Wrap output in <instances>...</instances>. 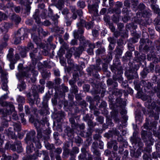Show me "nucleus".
I'll use <instances>...</instances> for the list:
<instances>
[{
	"label": "nucleus",
	"mask_w": 160,
	"mask_h": 160,
	"mask_svg": "<svg viewBox=\"0 0 160 160\" xmlns=\"http://www.w3.org/2000/svg\"><path fill=\"white\" fill-rule=\"evenodd\" d=\"M140 140V139L139 138L135 137L134 135L131 138V141L132 143L135 144L138 142Z\"/></svg>",
	"instance_id": "nucleus-20"
},
{
	"label": "nucleus",
	"mask_w": 160,
	"mask_h": 160,
	"mask_svg": "<svg viewBox=\"0 0 160 160\" xmlns=\"http://www.w3.org/2000/svg\"><path fill=\"white\" fill-rule=\"evenodd\" d=\"M92 34L94 37H97L98 36V31L97 30H93L92 31Z\"/></svg>",
	"instance_id": "nucleus-57"
},
{
	"label": "nucleus",
	"mask_w": 160,
	"mask_h": 160,
	"mask_svg": "<svg viewBox=\"0 0 160 160\" xmlns=\"http://www.w3.org/2000/svg\"><path fill=\"white\" fill-rule=\"evenodd\" d=\"M78 27V30L77 31H75L74 32V36L75 38H78L79 37L78 33L80 34H83L84 32V31L82 27Z\"/></svg>",
	"instance_id": "nucleus-8"
},
{
	"label": "nucleus",
	"mask_w": 160,
	"mask_h": 160,
	"mask_svg": "<svg viewBox=\"0 0 160 160\" xmlns=\"http://www.w3.org/2000/svg\"><path fill=\"white\" fill-rule=\"evenodd\" d=\"M142 15L143 17H146L150 15L151 13L149 10H144L142 12Z\"/></svg>",
	"instance_id": "nucleus-27"
},
{
	"label": "nucleus",
	"mask_w": 160,
	"mask_h": 160,
	"mask_svg": "<svg viewBox=\"0 0 160 160\" xmlns=\"http://www.w3.org/2000/svg\"><path fill=\"white\" fill-rule=\"evenodd\" d=\"M61 44L62 46L61 47V48L64 49H68V47L67 44L65 42Z\"/></svg>",
	"instance_id": "nucleus-50"
},
{
	"label": "nucleus",
	"mask_w": 160,
	"mask_h": 160,
	"mask_svg": "<svg viewBox=\"0 0 160 160\" xmlns=\"http://www.w3.org/2000/svg\"><path fill=\"white\" fill-rule=\"evenodd\" d=\"M108 40L110 44H115L116 42L115 40L113 38L109 37L108 38Z\"/></svg>",
	"instance_id": "nucleus-52"
},
{
	"label": "nucleus",
	"mask_w": 160,
	"mask_h": 160,
	"mask_svg": "<svg viewBox=\"0 0 160 160\" xmlns=\"http://www.w3.org/2000/svg\"><path fill=\"white\" fill-rule=\"evenodd\" d=\"M98 143L97 142H94L93 143L92 145V148L93 150H97Z\"/></svg>",
	"instance_id": "nucleus-47"
},
{
	"label": "nucleus",
	"mask_w": 160,
	"mask_h": 160,
	"mask_svg": "<svg viewBox=\"0 0 160 160\" xmlns=\"http://www.w3.org/2000/svg\"><path fill=\"white\" fill-rule=\"evenodd\" d=\"M116 142L115 141H111L108 142V148H111L113 145L116 144Z\"/></svg>",
	"instance_id": "nucleus-32"
},
{
	"label": "nucleus",
	"mask_w": 160,
	"mask_h": 160,
	"mask_svg": "<svg viewBox=\"0 0 160 160\" xmlns=\"http://www.w3.org/2000/svg\"><path fill=\"white\" fill-rule=\"evenodd\" d=\"M9 28V25L8 23L3 24L0 28V30L1 32H6Z\"/></svg>",
	"instance_id": "nucleus-13"
},
{
	"label": "nucleus",
	"mask_w": 160,
	"mask_h": 160,
	"mask_svg": "<svg viewBox=\"0 0 160 160\" xmlns=\"http://www.w3.org/2000/svg\"><path fill=\"white\" fill-rule=\"evenodd\" d=\"M89 48L88 49L87 52L90 55L93 53V49L95 48V46L94 44H91L89 45Z\"/></svg>",
	"instance_id": "nucleus-17"
},
{
	"label": "nucleus",
	"mask_w": 160,
	"mask_h": 160,
	"mask_svg": "<svg viewBox=\"0 0 160 160\" xmlns=\"http://www.w3.org/2000/svg\"><path fill=\"white\" fill-rule=\"evenodd\" d=\"M14 10L16 13H19L20 11V6L15 7Z\"/></svg>",
	"instance_id": "nucleus-60"
},
{
	"label": "nucleus",
	"mask_w": 160,
	"mask_h": 160,
	"mask_svg": "<svg viewBox=\"0 0 160 160\" xmlns=\"http://www.w3.org/2000/svg\"><path fill=\"white\" fill-rule=\"evenodd\" d=\"M34 124L35 127L37 129V134L39 136V134L40 133V122L39 120H35L34 121Z\"/></svg>",
	"instance_id": "nucleus-11"
},
{
	"label": "nucleus",
	"mask_w": 160,
	"mask_h": 160,
	"mask_svg": "<svg viewBox=\"0 0 160 160\" xmlns=\"http://www.w3.org/2000/svg\"><path fill=\"white\" fill-rule=\"evenodd\" d=\"M14 130L17 132L20 131L21 129V126L19 124L14 123L13 125Z\"/></svg>",
	"instance_id": "nucleus-26"
},
{
	"label": "nucleus",
	"mask_w": 160,
	"mask_h": 160,
	"mask_svg": "<svg viewBox=\"0 0 160 160\" xmlns=\"http://www.w3.org/2000/svg\"><path fill=\"white\" fill-rule=\"evenodd\" d=\"M41 32L44 37L47 36L48 34V32L47 30L44 31L42 29H41Z\"/></svg>",
	"instance_id": "nucleus-53"
},
{
	"label": "nucleus",
	"mask_w": 160,
	"mask_h": 160,
	"mask_svg": "<svg viewBox=\"0 0 160 160\" xmlns=\"http://www.w3.org/2000/svg\"><path fill=\"white\" fill-rule=\"evenodd\" d=\"M24 32V30L23 28H21L18 30L15 34V36L17 38H21L22 35Z\"/></svg>",
	"instance_id": "nucleus-15"
},
{
	"label": "nucleus",
	"mask_w": 160,
	"mask_h": 160,
	"mask_svg": "<svg viewBox=\"0 0 160 160\" xmlns=\"http://www.w3.org/2000/svg\"><path fill=\"white\" fill-rule=\"evenodd\" d=\"M146 132L143 131L142 133V139L146 143L148 146H151L152 145L153 142V139L152 138V134L151 133H149L148 135H146Z\"/></svg>",
	"instance_id": "nucleus-3"
},
{
	"label": "nucleus",
	"mask_w": 160,
	"mask_h": 160,
	"mask_svg": "<svg viewBox=\"0 0 160 160\" xmlns=\"http://www.w3.org/2000/svg\"><path fill=\"white\" fill-rule=\"evenodd\" d=\"M69 0H59L58 3L59 6L62 5L64 2H68Z\"/></svg>",
	"instance_id": "nucleus-46"
},
{
	"label": "nucleus",
	"mask_w": 160,
	"mask_h": 160,
	"mask_svg": "<svg viewBox=\"0 0 160 160\" xmlns=\"http://www.w3.org/2000/svg\"><path fill=\"white\" fill-rule=\"evenodd\" d=\"M12 18L13 20L17 24L18 23L21 21V18L18 16L16 15H13L12 16Z\"/></svg>",
	"instance_id": "nucleus-19"
},
{
	"label": "nucleus",
	"mask_w": 160,
	"mask_h": 160,
	"mask_svg": "<svg viewBox=\"0 0 160 160\" xmlns=\"http://www.w3.org/2000/svg\"><path fill=\"white\" fill-rule=\"evenodd\" d=\"M84 48H83L82 46H81V47H79L76 49V53L79 55L82 52V50H84Z\"/></svg>",
	"instance_id": "nucleus-36"
},
{
	"label": "nucleus",
	"mask_w": 160,
	"mask_h": 160,
	"mask_svg": "<svg viewBox=\"0 0 160 160\" xmlns=\"http://www.w3.org/2000/svg\"><path fill=\"white\" fill-rule=\"evenodd\" d=\"M86 22L82 19L80 18V21L77 24V27H83L85 26Z\"/></svg>",
	"instance_id": "nucleus-25"
},
{
	"label": "nucleus",
	"mask_w": 160,
	"mask_h": 160,
	"mask_svg": "<svg viewBox=\"0 0 160 160\" xmlns=\"http://www.w3.org/2000/svg\"><path fill=\"white\" fill-rule=\"evenodd\" d=\"M83 89L85 91L88 92L89 89V86L87 84H85L83 86Z\"/></svg>",
	"instance_id": "nucleus-55"
},
{
	"label": "nucleus",
	"mask_w": 160,
	"mask_h": 160,
	"mask_svg": "<svg viewBox=\"0 0 160 160\" xmlns=\"http://www.w3.org/2000/svg\"><path fill=\"white\" fill-rule=\"evenodd\" d=\"M79 152V149L77 147H74L72 148V151L70 152V154L71 156H72V159H73V158H75L74 155L78 153Z\"/></svg>",
	"instance_id": "nucleus-10"
},
{
	"label": "nucleus",
	"mask_w": 160,
	"mask_h": 160,
	"mask_svg": "<svg viewBox=\"0 0 160 160\" xmlns=\"http://www.w3.org/2000/svg\"><path fill=\"white\" fill-rule=\"evenodd\" d=\"M35 132L34 131H32L27 134L25 140L26 143L28 144L32 143V142L33 141L34 136Z\"/></svg>",
	"instance_id": "nucleus-5"
},
{
	"label": "nucleus",
	"mask_w": 160,
	"mask_h": 160,
	"mask_svg": "<svg viewBox=\"0 0 160 160\" xmlns=\"http://www.w3.org/2000/svg\"><path fill=\"white\" fill-rule=\"evenodd\" d=\"M69 121L72 124L71 126L73 128H75L77 127L76 123L75 122V121L73 118H71L69 119Z\"/></svg>",
	"instance_id": "nucleus-23"
},
{
	"label": "nucleus",
	"mask_w": 160,
	"mask_h": 160,
	"mask_svg": "<svg viewBox=\"0 0 160 160\" xmlns=\"http://www.w3.org/2000/svg\"><path fill=\"white\" fill-rule=\"evenodd\" d=\"M2 106L6 107L5 109L0 110V113L4 115H9L13 113V118L15 120L18 119L17 113L15 111V107L11 103L7 102H3L2 103Z\"/></svg>",
	"instance_id": "nucleus-1"
},
{
	"label": "nucleus",
	"mask_w": 160,
	"mask_h": 160,
	"mask_svg": "<svg viewBox=\"0 0 160 160\" xmlns=\"http://www.w3.org/2000/svg\"><path fill=\"white\" fill-rule=\"evenodd\" d=\"M151 7L155 13L158 14L160 13V10L157 5L152 4L151 5Z\"/></svg>",
	"instance_id": "nucleus-21"
},
{
	"label": "nucleus",
	"mask_w": 160,
	"mask_h": 160,
	"mask_svg": "<svg viewBox=\"0 0 160 160\" xmlns=\"http://www.w3.org/2000/svg\"><path fill=\"white\" fill-rule=\"evenodd\" d=\"M4 137L3 134H0V145L2 144L3 142Z\"/></svg>",
	"instance_id": "nucleus-59"
},
{
	"label": "nucleus",
	"mask_w": 160,
	"mask_h": 160,
	"mask_svg": "<svg viewBox=\"0 0 160 160\" xmlns=\"http://www.w3.org/2000/svg\"><path fill=\"white\" fill-rule=\"evenodd\" d=\"M11 148L13 151H17L18 152H21L23 150L21 143L20 141L16 142L14 145L12 146Z\"/></svg>",
	"instance_id": "nucleus-4"
},
{
	"label": "nucleus",
	"mask_w": 160,
	"mask_h": 160,
	"mask_svg": "<svg viewBox=\"0 0 160 160\" xmlns=\"http://www.w3.org/2000/svg\"><path fill=\"white\" fill-rule=\"evenodd\" d=\"M85 27L87 29H89L92 27V25L91 22H87L85 24Z\"/></svg>",
	"instance_id": "nucleus-37"
},
{
	"label": "nucleus",
	"mask_w": 160,
	"mask_h": 160,
	"mask_svg": "<svg viewBox=\"0 0 160 160\" xmlns=\"http://www.w3.org/2000/svg\"><path fill=\"white\" fill-rule=\"evenodd\" d=\"M102 63L101 60L100 59H98L96 60V63L95 66H93V68L96 70H100L101 69V68L100 67V65Z\"/></svg>",
	"instance_id": "nucleus-14"
},
{
	"label": "nucleus",
	"mask_w": 160,
	"mask_h": 160,
	"mask_svg": "<svg viewBox=\"0 0 160 160\" xmlns=\"http://www.w3.org/2000/svg\"><path fill=\"white\" fill-rule=\"evenodd\" d=\"M112 94L115 95H120V92L118 89H114L113 91L112 92Z\"/></svg>",
	"instance_id": "nucleus-44"
},
{
	"label": "nucleus",
	"mask_w": 160,
	"mask_h": 160,
	"mask_svg": "<svg viewBox=\"0 0 160 160\" xmlns=\"http://www.w3.org/2000/svg\"><path fill=\"white\" fill-rule=\"evenodd\" d=\"M42 24L45 26H48L51 24V23L48 20H46L42 22Z\"/></svg>",
	"instance_id": "nucleus-42"
},
{
	"label": "nucleus",
	"mask_w": 160,
	"mask_h": 160,
	"mask_svg": "<svg viewBox=\"0 0 160 160\" xmlns=\"http://www.w3.org/2000/svg\"><path fill=\"white\" fill-rule=\"evenodd\" d=\"M122 47H119L118 46L117 48V49H116V51L117 52V53L119 55H121L122 53V49H121Z\"/></svg>",
	"instance_id": "nucleus-30"
},
{
	"label": "nucleus",
	"mask_w": 160,
	"mask_h": 160,
	"mask_svg": "<svg viewBox=\"0 0 160 160\" xmlns=\"http://www.w3.org/2000/svg\"><path fill=\"white\" fill-rule=\"evenodd\" d=\"M42 75L43 78H45L49 75V73L44 72L42 73Z\"/></svg>",
	"instance_id": "nucleus-58"
},
{
	"label": "nucleus",
	"mask_w": 160,
	"mask_h": 160,
	"mask_svg": "<svg viewBox=\"0 0 160 160\" xmlns=\"http://www.w3.org/2000/svg\"><path fill=\"white\" fill-rule=\"evenodd\" d=\"M59 18L58 16L57 15H56L54 17H53V18H52V19H54V24L55 25V26H57L58 23V21L57 20V19Z\"/></svg>",
	"instance_id": "nucleus-43"
},
{
	"label": "nucleus",
	"mask_w": 160,
	"mask_h": 160,
	"mask_svg": "<svg viewBox=\"0 0 160 160\" xmlns=\"http://www.w3.org/2000/svg\"><path fill=\"white\" fill-rule=\"evenodd\" d=\"M40 38L37 37H35L33 38V41L37 45L38 47H40Z\"/></svg>",
	"instance_id": "nucleus-31"
},
{
	"label": "nucleus",
	"mask_w": 160,
	"mask_h": 160,
	"mask_svg": "<svg viewBox=\"0 0 160 160\" xmlns=\"http://www.w3.org/2000/svg\"><path fill=\"white\" fill-rule=\"evenodd\" d=\"M86 143V144L85 145V148H82L81 149L82 153H86L87 152L86 151V148H86L88 146H89L91 144V142H90L87 141Z\"/></svg>",
	"instance_id": "nucleus-24"
},
{
	"label": "nucleus",
	"mask_w": 160,
	"mask_h": 160,
	"mask_svg": "<svg viewBox=\"0 0 160 160\" xmlns=\"http://www.w3.org/2000/svg\"><path fill=\"white\" fill-rule=\"evenodd\" d=\"M45 146L46 148L48 150L51 149L53 147V144H51L48 142H46L45 144Z\"/></svg>",
	"instance_id": "nucleus-39"
},
{
	"label": "nucleus",
	"mask_w": 160,
	"mask_h": 160,
	"mask_svg": "<svg viewBox=\"0 0 160 160\" xmlns=\"http://www.w3.org/2000/svg\"><path fill=\"white\" fill-rule=\"evenodd\" d=\"M20 116L21 118L22 122L23 123V124H25L26 122V120L24 118V114L23 113H21L20 114Z\"/></svg>",
	"instance_id": "nucleus-40"
},
{
	"label": "nucleus",
	"mask_w": 160,
	"mask_h": 160,
	"mask_svg": "<svg viewBox=\"0 0 160 160\" xmlns=\"http://www.w3.org/2000/svg\"><path fill=\"white\" fill-rule=\"evenodd\" d=\"M157 89L155 88L154 89V92H160V82L158 83Z\"/></svg>",
	"instance_id": "nucleus-51"
},
{
	"label": "nucleus",
	"mask_w": 160,
	"mask_h": 160,
	"mask_svg": "<svg viewBox=\"0 0 160 160\" xmlns=\"http://www.w3.org/2000/svg\"><path fill=\"white\" fill-rule=\"evenodd\" d=\"M34 150V147L32 143L28 144L26 148V152L27 153H32Z\"/></svg>",
	"instance_id": "nucleus-12"
},
{
	"label": "nucleus",
	"mask_w": 160,
	"mask_h": 160,
	"mask_svg": "<svg viewBox=\"0 0 160 160\" xmlns=\"http://www.w3.org/2000/svg\"><path fill=\"white\" fill-rule=\"evenodd\" d=\"M86 153H82L78 156L79 160H84L86 159Z\"/></svg>",
	"instance_id": "nucleus-29"
},
{
	"label": "nucleus",
	"mask_w": 160,
	"mask_h": 160,
	"mask_svg": "<svg viewBox=\"0 0 160 160\" xmlns=\"http://www.w3.org/2000/svg\"><path fill=\"white\" fill-rule=\"evenodd\" d=\"M42 152L44 160H50L49 158L48 155V152L46 151H43Z\"/></svg>",
	"instance_id": "nucleus-33"
},
{
	"label": "nucleus",
	"mask_w": 160,
	"mask_h": 160,
	"mask_svg": "<svg viewBox=\"0 0 160 160\" xmlns=\"http://www.w3.org/2000/svg\"><path fill=\"white\" fill-rule=\"evenodd\" d=\"M2 89L5 90L7 91L8 90L7 85L6 83H3L2 84Z\"/></svg>",
	"instance_id": "nucleus-64"
},
{
	"label": "nucleus",
	"mask_w": 160,
	"mask_h": 160,
	"mask_svg": "<svg viewBox=\"0 0 160 160\" xmlns=\"http://www.w3.org/2000/svg\"><path fill=\"white\" fill-rule=\"evenodd\" d=\"M29 101L30 103L31 104H33L34 102V99L36 100L39 97V95L36 92H35L33 94V97L34 98H32V96L31 95L30 93H28L27 95Z\"/></svg>",
	"instance_id": "nucleus-6"
},
{
	"label": "nucleus",
	"mask_w": 160,
	"mask_h": 160,
	"mask_svg": "<svg viewBox=\"0 0 160 160\" xmlns=\"http://www.w3.org/2000/svg\"><path fill=\"white\" fill-rule=\"evenodd\" d=\"M13 57V54L8 53L7 55V58L10 61H12Z\"/></svg>",
	"instance_id": "nucleus-45"
},
{
	"label": "nucleus",
	"mask_w": 160,
	"mask_h": 160,
	"mask_svg": "<svg viewBox=\"0 0 160 160\" xmlns=\"http://www.w3.org/2000/svg\"><path fill=\"white\" fill-rule=\"evenodd\" d=\"M117 26L118 28L120 31H121L124 27L123 24L121 23H118L117 24Z\"/></svg>",
	"instance_id": "nucleus-49"
},
{
	"label": "nucleus",
	"mask_w": 160,
	"mask_h": 160,
	"mask_svg": "<svg viewBox=\"0 0 160 160\" xmlns=\"http://www.w3.org/2000/svg\"><path fill=\"white\" fill-rule=\"evenodd\" d=\"M145 42V40L143 39H141L140 41V45L139 46V48L140 49L142 48L143 45L144 44Z\"/></svg>",
	"instance_id": "nucleus-56"
},
{
	"label": "nucleus",
	"mask_w": 160,
	"mask_h": 160,
	"mask_svg": "<svg viewBox=\"0 0 160 160\" xmlns=\"http://www.w3.org/2000/svg\"><path fill=\"white\" fill-rule=\"evenodd\" d=\"M125 56L127 59L130 60L132 56V53L130 52H127L125 54Z\"/></svg>",
	"instance_id": "nucleus-34"
},
{
	"label": "nucleus",
	"mask_w": 160,
	"mask_h": 160,
	"mask_svg": "<svg viewBox=\"0 0 160 160\" xmlns=\"http://www.w3.org/2000/svg\"><path fill=\"white\" fill-rule=\"evenodd\" d=\"M30 56L31 58H32V64L33 65V68L31 67H30L29 69L30 70H31L32 71H33L34 70V69L35 68V65L36 63V61L37 60L36 58V56L35 55L32 53H31L30 54Z\"/></svg>",
	"instance_id": "nucleus-9"
},
{
	"label": "nucleus",
	"mask_w": 160,
	"mask_h": 160,
	"mask_svg": "<svg viewBox=\"0 0 160 160\" xmlns=\"http://www.w3.org/2000/svg\"><path fill=\"white\" fill-rule=\"evenodd\" d=\"M35 143L36 146L35 149V153L33 155H28L27 156V160H33L37 159L39 156V149L40 146V142L39 141H35Z\"/></svg>",
	"instance_id": "nucleus-2"
},
{
	"label": "nucleus",
	"mask_w": 160,
	"mask_h": 160,
	"mask_svg": "<svg viewBox=\"0 0 160 160\" xmlns=\"http://www.w3.org/2000/svg\"><path fill=\"white\" fill-rule=\"evenodd\" d=\"M36 22L38 24H39L40 23V16L39 12H36L33 16Z\"/></svg>",
	"instance_id": "nucleus-22"
},
{
	"label": "nucleus",
	"mask_w": 160,
	"mask_h": 160,
	"mask_svg": "<svg viewBox=\"0 0 160 160\" xmlns=\"http://www.w3.org/2000/svg\"><path fill=\"white\" fill-rule=\"evenodd\" d=\"M42 12V18H45L46 17L47 10L45 9H43Z\"/></svg>",
	"instance_id": "nucleus-48"
},
{
	"label": "nucleus",
	"mask_w": 160,
	"mask_h": 160,
	"mask_svg": "<svg viewBox=\"0 0 160 160\" xmlns=\"http://www.w3.org/2000/svg\"><path fill=\"white\" fill-rule=\"evenodd\" d=\"M146 59L145 55L144 54H142L141 55H140L139 57H138V60L139 61L144 60Z\"/></svg>",
	"instance_id": "nucleus-38"
},
{
	"label": "nucleus",
	"mask_w": 160,
	"mask_h": 160,
	"mask_svg": "<svg viewBox=\"0 0 160 160\" xmlns=\"http://www.w3.org/2000/svg\"><path fill=\"white\" fill-rule=\"evenodd\" d=\"M93 152L94 154L96 155L97 156H100V153L99 151L96 150H93Z\"/></svg>",
	"instance_id": "nucleus-63"
},
{
	"label": "nucleus",
	"mask_w": 160,
	"mask_h": 160,
	"mask_svg": "<svg viewBox=\"0 0 160 160\" xmlns=\"http://www.w3.org/2000/svg\"><path fill=\"white\" fill-rule=\"evenodd\" d=\"M18 102L21 103H24L25 102L24 98L21 96H19L18 99Z\"/></svg>",
	"instance_id": "nucleus-41"
},
{
	"label": "nucleus",
	"mask_w": 160,
	"mask_h": 160,
	"mask_svg": "<svg viewBox=\"0 0 160 160\" xmlns=\"http://www.w3.org/2000/svg\"><path fill=\"white\" fill-rule=\"evenodd\" d=\"M117 43L119 47H122V46L123 44V42L122 39H119L117 41Z\"/></svg>",
	"instance_id": "nucleus-61"
},
{
	"label": "nucleus",
	"mask_w": 160,
	"mask_h": 160,
	"mask_svg": "<svg viewBox=\"0 0 160 160\" xmlns=\"http://www.w3.org/2000/svg\"><path fill=\"white\" fill-rule=\"evenodd\" d=\"M90 12L91 13H93L94 16H97L98 14L97 7L95 5L93 6Z\"/></svg>",
	"instance_id": "nucleus-16"
},
{
	"label": "nucleus",
	"mask_w": 160,
	"mask_h": 160,
	"mask_svg": "<svg viewBox=\"0 0 160 160\" xmlns=\"http://www.w3.org/2000/svg\"><path fill=\"white\" fill-rule=\"evenodd\" d=\"M21 38H17L15 36V40L14 43L15 44H18L20 43L21 42Z\"/></svg>",
	"instance_id": "nucleus-35"
},
{
	"label": "nucleus",
	"mask_w": 160,
	"mask_h": 160,
	"mask_svg": "<svg viewBox=\"0 0 160 160\" xmlns=\"http://www.w3.org/2000/svg\"><path fill=\"white\" fill-rule=\"evenodd\" d=\"M88 124L89 126L92 127H93L95 125V124L91 120H88Z\"/></svg>",
	"instance_id": "nucleus-54"
},
{
	"label": "nucleus",
	"mask_w": 160,
	"mask_h": 160,
	"mask_svg": "<svg viewBox=\"0 0 160 160\" xmlns=\"http://www.w3.org/2000/svg\"><path fill=\"white\" fill-rule=\"evenodd\" d=\"M105 52V50L104 47L98 48L97 50L96 53L97 55H102Z\"/></svg>",
	"instance_id": "nucleus-18"
},
{
	"label": "nucleus",
	"mask_w": 160,
	"mask_h": 160,
	"mask_svg": "<svg viewBox=\"0 0 160 160\" xmlns=\"http://www.w3.org/2000/svg\"><path fill=\"white\" fill-rule=\"evenodd\" d=\"M70 44L72 45H75L77 44V40L76 39H73L70 42Z\"/></svg>",
	"instance_id": "nucleus-62"
},
{
	"label": "nucleus",
	"mask_w": 160,
	"mask_h": 160,
	"mask_svg": "<svg viewBox=\"0 0 160 160\" xmlns=\"http://www.w3.org/2000/svg\"><path fill=\"white\" fill-rule=\"evenodd\" d=\"M77 5L78 7L81 8H84L85 6V2L82 1H79Z\"/></svg>",
	"instance_id": "nucleus-28"
},
{
	"label": "nucleus",
	"mask_w": 160,
	"mask_h": 160,
	"mask_svg": "<svg viewBox=\"0 0 160 160\" xmlns=\"http://www.w3.org/2000/svg\"><path fill=\"white\" fill-rule=\"evenodd\" d=\"M79 40L83 48L85 47L88 46H89V45L91 44L90 43L89 41L85 40V38L82 36H81L79 38Z\"/></svg>",
	"instance_id": "nucleus-7"
}]
</instances>
